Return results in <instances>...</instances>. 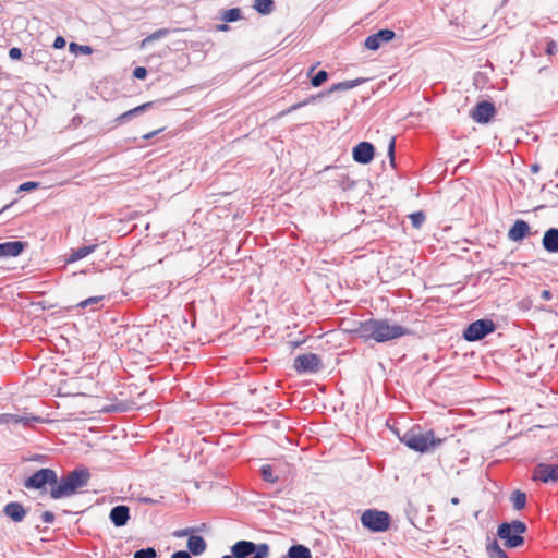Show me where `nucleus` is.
<instances>
[{"label":"nucleus","instance_id":"obj_1","mask_svg":"<svg viewBox=\"0 0 558 558\" xmlns=\"http://www.w3.org/2000/svg\"><path fill=\"white\" fill-rule=\"evenodd\" d=\"M354 325V329H350V332L365 342L384 343L410 335L408 328L387 318H369Z\"/></svg>","mask_w":558,"mask_h":558},{"label":"nucleus","instance_id":"obj_2","mask_svg":"<svg viewBox=\"0 0 558 558\" xmlns=\"http://www.w3.org/2000/svg\"><path fill=\"white\" fill-rule=\"evenodd\" d=\"M90 473L87 469H75L62 476L57 484L51 487L50 496L53 499L70 497L76 494L81 488L87 486Z\"/></svg>","mask_w":558,"mask_h":558},{"label":"nucleus","instance_id":"obj_3","mask_svg":"<svg viewBox=\"0 0 558 558\" xmlns=\"http://www.w3.org/2000/svg\"><path fill=\"white\" fill-rule=\"evenodd\" d=\"M401 441L412 450L426 452L441 444V439H437L432 430L416 432L411 429L401 437Z\"/></svg>","mask_w":558,"mask_h":558},{"label":"nucleus","instance_id":"obj_4","mask_svg":"<svg viewBox=\"0 0 558 558\" xmlns=\"http://www.w3.org/2000/svg\"><path fill=\"white\" fill-rule=\"evenodd\" d=\"M526 530L527 526L524 522L514 520L501 523L498 526L497 535L505 541V545L508 548H517L523 545L524 538L522 534L525 533Z\"/></svg>","mask_w":558,"mask_h":558},{"label":"nucleus","instance_id":"obj_5","mask_svg":"<svg viewBox=\"0 0 558 558\" xmlns=\"http://www.w3.org/2000/svg\"><path fill=\"white\" fill-rule=\"evenodd\" d=\"M292 473V465L284 460H275L272 463L260 466L263 480L270 484L287 482L291 478Z\"/></svg>","mask_w":558,"mask_h":558},{"label":"nucleus","instance_id":"obj_6","mask_svg":"<svg viewBox=\"0 0 558 558\" xmlns=\"http://www.w3.org/2000/svg\"><path fill=\"white\" fill-rule=\"evenodd\" d=\"M361 522L373 532H384L389 529L390 517L385 511L369 509L362 514Z\"/></svg>","mask_w":558,"mask_h":558},{"label":"nucleus","instance_id":"obj_7","mask_svg":"<svg viewBox=\"0 0 558 558\" xmlns=\"http://www.w3.org/2000/svg\"><path fill=\"white\" fill-rule=\"evenodd\" d=\"M57 482L58 476L56 471L52 469H40L24 482V486L28 489H41L47 484L53 487Z\"/></svg>","mask_w":558,"mask_h":558},{"label":"nucleus","instance_id":"obj_8","mask_svg":"<svg viewBox=\"0 0 558 558\" xmlns=\"http://www.w3.org/2000/svg\"><path fill=\"white\" fill-rule=\"evenodd\" d=\"M495 330V324L490 319H478L471 323L464 331L468 341H477Z\"/></svg>","mask_w":558,"mask_h":558},{"label":"nucleus","instance_id":"obj_9","mask_svg":"<svg viewBox=\"0 0 558 558\" xmlns=\"http://www.w3.org/2000/svg\"><path fill=\"white\" fill-rule=\"evenodd\" d=\"M320 357L314 353L298 355L293 367L298 373H316L320 368Z\"/></svg>","mask_w":558,"mask_h":558},{"label":"nucleus","instance_id":"obj_10","mask_svg":"<svg viewBox=\"0 0 558 558\" xmlns=\"http://www.w3.org/2000/svg\"><path fill=\"white\" fill-rule=\"evenodd\" d=\"M532 478L543 483H555L558 481V465L538 463L533 470Z\"/></svg>","mask_w":558,"mask_h":558},{"label":"nucleus","instance_id":"obj_11","mask_svg":"<svg viewBox=\"0 0 558 558\" xmlns=\"http://www.w3.org/2000/svg\"><path fill=\"white\" fill-rule=\"evenodd\" d=\"M496 112L495 106L489 101H481L471 112V117L478 123H488Z\"/></svg>","mask_w":558,"mask_h":558},{"label":"nucleus","instance_id":"obj_12","mask_svg":"<svg viewBox=\"0 0 558 558\" xmlns=\"http://www.w3.org/2000/svg\"><path fill=\"white\" fill-rule=\"evenodd\" d=\"M352 154L356 162L367 165L374 158V146L368 142H361L353 148Z\"/></svg>","mask_w":558,"mask_h":558},{"label":"nucleus","instance_id":"obj_13","mask_svg":"<svg viewBox=\"0 0 558 558\" xmlns=\"http://www.w3.org/2000/svg\"><path fill=\"white\" fill-rule=\"evenodd\" d=\"M259 549V544L251 541H239L231 546V555L234 558H248Z\"/></svg>","mask_w":558,"mask_h":558},{"label":"nucleus","instance_id":"obj_14","mask_svg":"<svg viewBox=\"0 0 558 558\" xmlns=\"http://www.w3.org/2000/svg\"><path fill=\"white\" fill-rule=\"evenodd\" d=\"M393 37L395 32L390 29H380L365 39V47L369 50H377L384 43L390 41Z\"/></svg>","mask_w":558,"mask_h":558},{"label":"nucleus","instance_id":"obj_15","mask_svg":"<svg viewBox=\"0 0 558 558\" xmlns=\"http://www.w3.org/2000/svg\"><path fill=\"white\" fill-rule=\"evenodd\" d=\"M109 519L117 527L125 526L130 519V509L128 506H114L109 513Z\"/></svg>","mask_w":558,"mask_h":558},{"label":"nucleus","instance_id":"obj_16","mask_svg":"<svg viewBox=\"0 0 558 558\" xmlns=\"http://www.w3.org/2000/svg\"><path fill=\"white\" fill-rule=\"evenodd\" d=\"M530 226L524 220H517L508 231V239L513 242H520L530 234Z\"/></svg>","mask_w":558,"mask_h":558},{"label":"nucleus","instance_id":"obj_17","mask_svg":"<svg viewBox=\"0 0 558 558\" xmlns=\"http://www.w3.org/2000/svg\"><path fill=\"white\" fill-rule=\"evenodd\" d=\"M8 425L9 424H21L25 427L32 426L34 423H41L44 420L40 416L32 415L27 412L21 414L7 413Z\"/></svg>","mask_w":558,"mask_h":558},{"label":"nucleus","instance_id":"obj_18","mask_svg":"<svg viewBox=\"0 0 558 558\" xmlns=\"http://www.w3.org/2000/svg\"><path fill=\"white\" fill-rule=\"evenodd\" d=\"M26 243L21 241L0 243V257L19 256L25 248Z\"/></svg>","mask_w":558,"mask_h":558},{"label":"nucleus","instance_id":"obj_19","mask_svg":"<svg viewBox=\"0 0 558 558\" xmlns=\"http://www.w3.org/2000/svg\"><path fill=\"white\" fill-rule=\"evenodd\" d=\"M3 512L13 522H22L26 515V510L20 502H9L5 505Z\"/></svg>","mask_w":558,"mask_h":558},{"label":"nucleus","instance_id":"obj_20","mask_svg":"<svg viewBox=\"0 0 558 558\" xmlns=\"http://www.w3.org/2000/svg\"><path fill=\"white\" fill-rule=\"evenodd\" d=\"M543 246L549 253H558V229H548L543 236Z\"/></svg>","mask_w":558,"mask_h":558},{"label":"nucleus","instance_id":"obj_21","mask_svg":"<svg viewBox=\"0 0 558 558\" xmlns=\"http://www.w3.org/2000/svg\"><path fill=\"white\" fill-rule=\"evenodd\" d=\"M186 546L190 553L194 556L202 555L207 548L206 541L198 535H191L187 539Z\"/></svg>","mask_w":558,"mask_h":558},{"label":"nucleus","instance_id":"obj_22","mask_svg":"<svg viewBox=\"0 0 558 558\" xmlns=\"http://www.w3.org/2000/svg\"><path fill=\"white\" fill-rule=\"evenodd\" d=\"M96 248H97V245L96 244H92V245H86V246L78 247L76 250H72L71 253L69 254L68 258H66V262L68 263L77 262V260L88 256L93 252H95Z\"/></svg>","mask_w":558,"mask_h":558},{"label":"nucleus","instance_id":"obj_23","mask_svg":"<svg viewBox=\"0 0 558 558\" xmlns=\"http://www.w3.org/2000/svg\"><path fill=\"white\" fill-rule=\"evenodd\" d=\"M153 106V102H145L141 106H137L131 110H128L125 112H123L122 114H120L116 121L118 123H124L131 119H133L134 117H136L137 114L140 113H143L145 112L148 108H150Z\"/></svg>","mask_w":558,"mask_h":558},{"label":"nucleus","instance_id":"obj_24","mask_svg":"<svg viewBox=\"0 0 558 558\" xmlns=\"http://www.w3.org/2000/svg\"><path fill=\"white\" fill-rule=\"evenodd\" d=\"M287 554L289 558H312L311 550L301 544L292 545Z\"/></svg>","mask_w":558,"mask_h":558},{"label":"nucleus","instance_id":"obj_25","mask_svg":"<svg viewBox=\"0 0 558 558\" xmlns=\"http://www.w3.org/2000/svg\"><path fill=\"white\" fill-rule=\"evenodd\" d=\"M362 82H364V80L356 78V80L344 81V82L333 84L330 87V89L328 90V94L333 93V92L352 89V88L359 86Z\"/></svg>","mask_w":558,"mask_h":558},{"label":"nucleus","instance_id":"obj_26","mask_svg":"<svg viewBox=\"0 0 558 558\" xmlns=\"http://www.w3.org/2000/svg\"><path fill=\"white\" fill-rule=\"evenodd\" d=\"M253 8L263 15H268L274 11L272 0H254Z\"/></svg>","mask_w":558,"mask_h":558},{"label":"nucleus","instance_id":"obj_27","mask_svg":"<svg viewBox=\"0 0 558 558\" xmlns=\"http://www.w3.org/2000/svg\"><path fill=\"white\" fill-rule=\"evenodd\" d=\"M486 551L489 558H508L506 551L499 546L497 541L487 544Z\"/></svg>","mask_w":558,"mask_h":558},{"label":"nucleus","instance_id":"obj_28","mask_svg":"<svg viewBox=\"0 0 558 558\" xmlns=\"http://www.w3.org/2000/svg\"><path fill=\"white\" fill-rule=\"evenodd\" d=\"M242 19V11L240 8H232L225 10L221 13V20L226 23L235 22Z\"/></svg>","mask_w":558,"mask_h":558},{"label":"nucleus","instance_id":"obj_29","mask_svg":"<svg viewBox=\"0 0 558 558\" xmlns=\"http://www.w3.org/2000/svg\"><path fill=\"white\" fill-rule=\"evenodd\" d=\"M510 500L515 510H521L526 505V495L521 490H514L510 497Z\"/></svg>","mask_w":558,"mask_h":558},{"label":"nucleus","instance_id":"obj_30","mask_svg":"<svg viewBox=\"0 0 558 558\" xmlns=\"http://www.w3.org/2000/svg\"><path fill=\"white\" fill-rule=\"evenodd\" d=\"M168 34H169V29H167V28L157 29L154 33H151L150 35H148L142 41V46L144 47L148 43H151V41H155V40H159V39L166 37Z\"/></svg>","mask_w":558,"mask_h":558},{"label":"nucleus","instance_id":"obj_31","mask_svg":"<svg viewBox=\"0 0 558 558\" xmlns=\"http://www.w3.org/2000/svg\"><path fill=\"white\" fill-rule=\"evenodd\" d=\"M69 49L72 53H82V54H90L93 52V49L90 46L87 45H80L76 43H71L69 45Z\"/></svg>","mask_w":558,"mask_h":558},{"label":"nucleus","instance_id":"obj_32","mask_svg":"<svg viewBox=\"0 0 558 558\" xmlns=\"http://www.w3.org/2000/svg\"><path fill=\"white\" fill-rule=\"evenodd\" d=\"M157 551L153 547L138 549L134 553V558H156Z\"/></svg>","mask_w":558,"mask_h":558},{"label":"nucleus","instance_id":"obj_33","mask_svg":"<svg viewBox=\"0 0 558 558\" xmlns=\"http://www.w3.org/2000/svg\"><path fill=\"white\" fill-rule=\"evenodd\" d=\"M328 78V73L324 70L317 72L311 80V84L314 87L320 86Z\"/></svg>","mask_w":558,"mask_h":558},{"label":"nucleus","instance_id":"obj_34","mask_svg":"<svg viewBox=\"0 0 558 558\" xmlns=\"http://www.w3.org/2000/svg\"><path fill=\"white\" fill-rule=\"evenodd\" d=\"M269 551H270L269 545L266 543H260L259 549L256 553H254L252 556H250L248 558H267L269 555Z\"/></svg>","mask_w":558,"mask_h":558},{"label":"nucleus","instance_id":"obj_35","mask_svg":"<svg viewBox=\"0 0 558 558\" xmlns=\"http://www.w3.org/2000/svg\"><path fill=\"white\" fill-rule=\"evenodd\" d=\"M411 222L414 228L418 229L425 220V215L422 211L410 215Z\"/></svg>","mask_w":558,"mask_h":558},{"label":"nucleus","instance_id":"obj_36","mask_svg":"<svg viewBox=\"0 0 558 558\" xmlns=\"http://www.w3.org/2000/svg\"><path fill=\"white\" fill-rule=\"evenodd\" d=\"M558 52V44L554 40H548L546 45V53L548 56H554Z\"/></svg>","mask_w":558,"mask_h":558},{"label":"nucleus","instance_id":"obj_37","mask_svg":"<svg viewBox=\"0 0 558 558\" xmlns=\"http://www.w3.org/2000/svg\"><path fill=\"white\" fill-rule=\"evenodd\" d=\"M38 185H39V183H37V182L28 181V182L21 184L19 187V191H25V192L33 191V190L37 189Z\"/></svg>","mask_w":558,"mask_h":558},{"label":"nucleus","instance_id":"obj_38","mask_svg":"<svg viewBox=\"0 0 558 558\" xmlns=\"http://www.w3.org/2000/svg\"><path fill=\"white\" fill-rule=\"evenodd\" d=\"M133 75L138 80H144L147 75V70L143 66H137L135 68Z\"/></svg>","mask_w":558,"mask_h":558},{"label":"nucleus","instance_id":"obj_39","mask_svg":"<svg viewBox=\"0 0 558 558\" xmlns=\"http://www.w3.org/2000/svg\"><path fill=\"white\" fill-rule=\"evenodd\" d=\"M388 155L390 157L391 163L395 162V138H390L389 146H388Z\"/></svg>","mask_w":558,"mask_h":558},{"label":"nucleus","instance_id":"obj_40","mask_svg":"<svg viewBox=\"0 0 558 558\" xmlns=\"http://www.w3.org/2000/svg\"><path fill=\"white\" fill-rule=\"evenodd\" d=\"M41 520L45 522V523H52L54 521V514L50 511H45L43 512L41 514Z\"/></svg>","mask_w":558,"mask_h":558},{"label":"nucleus","instance_id":"obj_41","mask_svg":"<svg viewBox=\"0 0 558 558\" xmlns=\"http://www.w3.org/2000/svg\"><path fill=\"white\" fill-rule=\"evenodd\" d=\"M22 56L21 50L16 47H13L9 50V57L13 60L20 59Z\"/></svg>","mask_w":558,"mask_h":558},{"label":"nucleus","instance_id":"obj_42","mask_svg":"<svg viewBox=\"0 0 558 558\" xmlns=\"http://www.w3.org/2000/svg\"><path fill=\"white\" fill-rule=\"evenodd\" d=\"M66 41L62 36H58L54 39L53 47L57 49L63 48L65 46Z\"/></svg>","mask_w":558,"mask_h":558},{"label":"nucleus","instance_id":"obj_43","mask_svg":"<svg viewBox=\"0 0 558 558\" xmlns=\"http://www.w3.org/2000/svg\"><path fill=\"white\" fill-rule=\"evenodd\" d=\"M99 301L98 298H89L85 301H82L78 305L83 308H85L87 305L89 304H94V303H97Z\"/></svg>","mask_w":558,"mask_h":558},{"label":"nucleus","instance_id":"obj_44","mask_svg":"<svg viewBox=\"0 0 558 558\" xmlns=\"http://www.w3.org/2000/svg\"><path fill=\"white\" fill-rule=\"evenodd\" d=\"M171 558H192L191 555L187 551L179 550L175 551Z\"/></svg>","mask_w":558,"mask_h":558},{"label":"nucleus","instance_id":"obj_45","mask_svg":"<svg viewBox=\"0 0 558 558\" xmlns=\"http://www.w3.org/2000/svg\"><path fill=\"white\" fill-rule=\"evenodd\" d=\"M190 532H191V530H190V529L178 530V531H175V532L173 533V535H174L175 537H183V536L189 535V533H190Z\"/></svg>","mask_w":558,"mask_h":558},{"label":"nucleus","instance_id":"obj_46","mask_svg":"<svg viewBox=\"0 0 558 558\" xmlns=\"http://www.w3.org/2000/svg\"><path fill=\"white\" fill-rule=\"evenodd\" d=\"M306 104H307V101H303V102L295 104V105L291 106V107L287 110V112L294 111V110H296V109L301 108L302 106H304V105H306Z\"/></svg>","mask_w":558,"mask_h":558},{"label":"nucleus","instance_id":"obj_47","mask_svg":"<svg viewBox=\"0 0 558 558\" xmlns=\"http://www.w3.org/2000/svg\"><path fill=\"white\" fill-rule=\"evenodd\" d=\"M216 28H217V31H219V32H227V31H229V29H230L229 25H228L226 22H225V24H219V25H217V27H216Z\"/></svg>","mask_w":558,"mask_h":558},{"label":"nucleus","instance_id":"obj_48","mask_svg":"<svg viewBox=\"0 0 558 558\" xmlns=\"http://www.w3.org/2000/svg\"><path fill=\"white\" fill-rule=\"evenodd\" d=\"M0 425H8L7 413L0 414Z\"/></svg>","mask_w":558,"mask_h":558},{"label":"nucleus","instance_id":"obj_49","mask_svg":"<svg viewBox=\"0 0 558 558\" xmlns=\"http://www.w3.org/2000/svg\"><path fill=\"white\" fill-rule=\"evenodd\" d=\"M159 131H160V130H158V131H154V132H150V133H147V134H145V135L143 136V138H145V140H150V138H153V137H154V136H155Z\"/></svg>","mask_w":558,"mask_h":558},{"label":"nucleus","instance_id":"obj_50","mask_svg":"<svg viewBox=\"0 0 558 558\" xmlns=\"http://www.w3.org/2000/svg\"><path fill=\"white\" fill-rule=\"evenodd\" d=\"M539 169H541V167L537 163H533L531 166V172H533V173H537L539 171Z\"/></svg>","mask_w":558,"mask_h":558},{"label":"nucleus","instance_id":"obj_51","mask_svg":"<svg viewBox=\"0 0 558 558\" xmlns=\"http://www.w3.org/2000/svg\"><path fill=\"white\" fill-rule=\"evenodd\" d=\"M550 296H551V294H550V292H549L548 290H544V291L542 292V298H543L544 300H549V299H550Z\"/></svg>","mask_w":558,"mask_h":558},{"label":"nucleus","instance_id":"obj_52","mask_svg":"<svg viewBox=\"0 0 558 558\" xmlns=\"http://www.w3.org/2000/svg\"><path fill=\"white\" fill-rule=\"evenodd\" d=\"M450 501H451L452 505H458L459 504V498L458 497H452Z\"/></svg>","mask_w":558,"mask_h":558},{"label":"nucleus","instance_id":"obj_53","mask_svg":"<svg viewBox=\"0 0 558 558\" xmlns=\"http://www.w3.org/2000/svg\"><path fill=\"white\" fill-rule=\"evenodd\" d=\"M355 323H356V322H352V323H351V326L347 328V330H348L349 332H350V329H354V327H355V325H354V324H355Z\"/></svg>","mask_w":558,"mask_h":558},{"label":"nucleus","instance_id":"obj_54","mask_svg":"<svg viewBox=\"0 0 558 558\" xmlns=\"http://www.w3.org/2000/svg\"><path fill=\"white\" fill-rule=\"evenodd\" d=\"M73 122L78 123V122H81V120H80V118L75 117V118H73Z\"/></svg>","mask_w":558,"mask_h":558},{"label":"nucleus","instance_id":"obj_55","mask_svg":"<svg viewBox=\"0 0 558 558\" xmlns=\"http://www.w3.org/2000/svg\"><path fill=\"white\" fill-rule=\"evenodd\" d=\"M73 122L78 123V122H81V120H80V118L75 117V118H73Z\"/></svg>","mask_w":558,"mask_h":558},{"label":"nucleus","instance_id":"obj_56","mask_svg":"<svg viewBox=\"0 0 558 558\" xmlns=\"http://www.w3.org/2000/svg\"><path fill=\"white\" fill-rule=\"evenodd\" d=\"M222 558H234L232 555H225Z\"/></svg>","mask_w":558,"mask_h":558},{"label":"nucleus","instance_id":"obj_57","mask_svg":"<svg viewBox=\"0 0 558 558\" xmlns=\"http://www.w3.org/2000/svg\"><path fill=\"white\" fill-rule=\"evenodd\" d=\"M315 68H316V66H315V65H313V66L310 69L308 74H311V73L315 70Z\"/></svg>","mask_w":558,"mask_h":558}]
</instances>
